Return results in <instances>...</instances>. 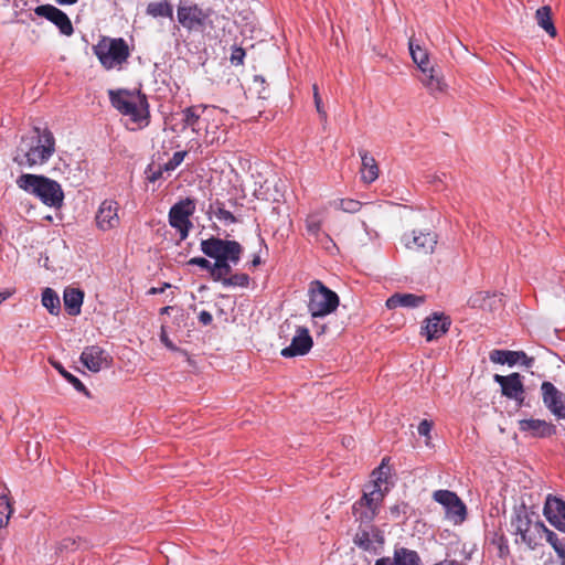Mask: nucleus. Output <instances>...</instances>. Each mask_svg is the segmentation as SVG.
<instances>
[{
  "label": "nucleus",
  "mask_w": 565,
  "mask_h": 565,
  "mask_svg": "<svg viewBox=\"0 0 565 565\" xmlns=\"http://www.w3.org/2000/svg\"><path fill=\"white\" fill-rule=\"evenodd\" d=\"M541 394L545 407L558 419H565V394L547 381L541 384Z\"/></svg>",
  "instance_id": "ddd939ff"
},
{
  "label": "nucleus",
  "mask_w": 565,
  "mask_h": 565,
  "mask_svg": "<svg viewBox=\"0 0 565 565\" xmlns=\"http://www.w3.org/2000/svg\"><path fill=\"white\" fill-rule=\"evenodd\" d=\"M186 152L185 151H177L173 153L172 158L163 164V169L166 172L173 171L179 167L184 160Z\"/></svg>",
  "instance_id": "49530a36"
},
{
  "label": "nucleus",
  "mask_w": 565,
  "mask_h": 565,
  "mask_svg": "<svg viewBox=\"0 0 565 565\" xmlns=\"http://www.w3.org/2000/svg\"><path fill=\"white\" fill-rule=\"evenodd\" d=\"M384 501V494L372 486V489L364 490L363 495L352 505V513L355 521L370 525L377 515Z\"/></svg>",
  "instance_id": "6e6552de"
},
{
  "label": "nucleus",
  "mask_w": 565,
  "mask_h": 565,
  "mask_svg": "<svg viewBox=\"0 0 565 565\" xmlns=\"http://www.w3.org/2000/svg\"><path fill=\"white\" fill-rule=\"evenodd\" d=\"M420 558L415 551L402 547L394 552L393 557H381L374 565H419Z\"/></svg>",
  "instance_id": "b1692460"
},
{
  "label": "nucleus",
  "mask_w": 565,
  "mask_h": 565,
  "mask_svg": "<svg viewBox=\"0 0 565 565\" xmlns=\"http://www.w3.org/2000/svg\"><path fill=\"white\" fill-rule=\"evenodd\" d=\"M543 514L551 525L565 533V501L548 494L545 499Z\"/></svg>",
  "instance_id": "f3484780"
},
{
  "label": "nucleus",
  "mask_w": 565,
  "mask_h": 565,
  "mask_svg": "<svg viewBox=\"0 0 565 565\" xmlns=\"http://www.w3.org/2000/svg\"><path fill=\"white\" fill-rule=\"evenodd\" d=\"M434 565H465L461 562H458L456 559H444L439 563H436Z\"/></svg>",
  "instance_id": "052dcab7"
},
{
  "label": "nucleus",
  "mask_w": 565,
  "mask_h": 565,
  "mask_svg": "<svg viewBox=\"0 0 565 565\" xmlns=\"http://www.w3.org/2000/svg\"><path fill=\"white\" fill-rule=\"evenodd\" d=\"M543 535H545L546 541L553 546L555 552L557 553L561 565H565V542L561 541L557 535L546 527V531H544Z\"/></svg>",
  "instance_id": "a19ab883"
},
{
  "label": "nucleus",
  "mask_w": 565,
  "mask_h": 565,
  "mask_svg": "<svg viewBox=\"0 0 565 565\" xmlns=\"http://www.w3.org/2000/svg\"><path fill=\"white\" fill-rule=\"evenodd\" d=\"M42 305L49 310L52 315H57L60 312L61 302L57 294L51 289L45 288L42 294Z\"/></svg>",
  "instance_id": "58836bf2"
},
{
  "label": "nucleus",
  "mask_w": 565,
  "mask_h": 565,
  "mask_svg": "<svg viewBox=\"0 0 565 565\" xmlns=\"http://www.w3.org/2000/svg\"><path fill=\"white\" fill-rule=\"evenodd\" d=\"M497 296L491 295L489 291H477L468 299V306L471 308H480L483 310H492L493 303L497 301Z\"/></svg>",
  "instance_id": "2f4dec72"
},
{
  "label": "nucleus",
  "mask_w": 565,
  "mask_h": 565,
  "mask_svg": "<svg viewBox=\"0 0 565 565\" xmlns=\"http://www.w3.org/2000/svg\"><path fill=\"white\" fill-rule=\"evenodd\" d=\"M12 508L7 495H0V529L8 524Z\"/></svg>",
  "instance_id": "c03bdc74"
},
{
  "label": "nucleus",
  "mask_w": 565,
  "mask_h": 565,
  "mask_svg": "<svg viewBox=\"0 0 565 565\" xmlns=\"http://www.w3.org/2000/svg\"><path fill=\"white\" fill-rule=\"evenodd\" d=\"M433 499L444 507L446 518L454 524H461L466 520L467 508L457 493L450 490H436Z\"/></svg>",
  "instance_id": "9d476101"
},
{
  "label": "nucleus",
  "mask_w": 565,
  "mask_h": 565,
  "mask_svg": "<svg viewBox=\"0 0 565 565\" xmlns=\"http://www.w3.org/2000/svg\"><path fill=\"white\" fill-rule=\"evenodd\" d=\"M78 0H56V2L60 3V4H74Z\"/></svg>",
  "instance_id": "0e129e2a"
},
{
  "label": "nucleus",
  "mask_w": 565,
  "mask_h": 565,
  "mask_svg": "<svg viewBox=\"0 0 565 565\" xmlns=\"http://www.w3.org/2000/svg\"><path fill=\"white\" fill-rule=\"evenodd\" d=\"M36 15L42 17L54 23L64 35H72L73 24L65 12L52 4H42L34 9Z\"/></svg>",
  "instance_id": "dca6fc26"
},
{
  "label": "nucleus",
  "mask_w": 565,
  "mask_h": 565,
  "mask_svg": "<svg viewBox=\"0 0 565 565\" xmlns=\"http://www.w3.org/2000/svg\"><path fill=\"white\" fill-rule=\"evenodd\" d=\"M334 206L345 213H356L363 204L353 199H340L334 202Z\"/></svg>",
  "instance_id": "37998d69"
},
{
  "label": "nucleus",
  "mask_w": 565,
  "mask_h": 565,
  "mask_svg": "<svg viewBox=\"0 0 565 565\" xmlns=\"http://www.w3.org/2000/svg\"><path fill=\"white\" fill-rule=\"evenodd\" d=\"M55 152V138L47 128L34 127L30 135L23 136L12 160L21 168H33L46 163Z\"/></svg>",
  "instance_id": "f257e3e1"
},
{
  "label": "nucleus",
  "mask_w": 565,
  "mask_h": 565,
  "mask_svg": "<svg viewBox=\"0 0 565 565\" xmlns=\"http://www.w3.org/2000/svg\"><path fill=\"white\" fill-rule=\"evenodd\" d=\"M364 212L369 217H379L383 213V204L380 203H365Z\"/></svg>",
  "instance_id": "603ef678"
},
{
  "label": "nucleus",
  "mask_w": 565,
  "mask_h": 565,
  "mask_svg": "<svg viewBox=\"0 0 565 565\" xmlns=\"http://www.w3.org/2000/svg\"><path fill=\"white\" fill-rule=\"evenodd\" d=\"M383 543V534L373 526H370V530L360 529L354 536V544L364 551L375 550L376 545H382Z\"/></svg>",
  "instance_id": "5701e85b"
},
{
  "label": "nucleus",
  "mask_w": 565,
  "mask_h": 565,
  "mask_svg": "<svg viewBox=\"0 0 565 565\" xmlns=\"http://www.w3.org/2000/svg\"><path fill=\"white\" fill-rule=\"evenodd\" d=\"M194 212L195 202L190 198L180 200L169 211V224L180 233L181 239H185L189 235L192 227L190 217Z\"/></svg>",
  "instance_id": "1a4fd4ad"
},
{
  "label": "nucleus",
  "mask_w": 565,
  "mask_h": 565,
  "mask_svg": "<svg viewBox=\"0 0 565 565\" xmlns=\"http://www.w3.org/2000/svg\"><path fill=\"white\" fill-rule=\"evenodd\" d=\"M210 209L214 212L215 216L220 221L231 224L237 222L235 215L232 212L225 210L224 203L218 200L215 203L211 204Z\"/></svg>",
  "instance_id": "79ce46f5"
},
{
  "label": "nucleus",
  "mask_w": 565,
  "mask_h": 565,
  "mask_svg": "<svg viewBox=\"0 0 565 565\" xmlns=\"http://www.w3.org/2000/svg\"><path fill=\"white\" fill-rule=\"evenodd\" d=\"M170 287V284H164L161 288H157V287H152L148 290V294L149 295H157V294H162L167 288Z\"/></svg>",
  "instance_id": "bf43d9fd"
},
{
  "label": "nucleus",
  "mask_w": 565,
  "mask_h": 565,
  "mask_svg": "<svg viewBox=\"0 0 565 565\" xmlns=\"http://www.w3.org/2000/svg\"><path fill=\"white\" fill-rule=\"evenodd\" d=\"M163 172H164L163 167H160L157 171H153V172H152V174L149 177V180H150L151 182H154V181H157V180L161 179V178H162V175H163Z\"/></svg>",
  "instance_id": "13d9d810"
},
{
  "label": "nucleus",
  "mask_w": 565,
  "mask_h": 565,
  "mask_svg": "<svg viewBox=\"0 0 565 565\" xmlns=\"http://www.w3.org/2000/svg\"><path fill=\"white\" fill-rule=\"evenodd\" d=\"M223 134L224 129H222L217 122L211 124L207 120L203 127L202 137L206 145L213 146L221 142Z\"/></svg>",
  "instance_id": "473e14b6"
},
{
  "label": "nucleus",
  "mask_w": 565,
  "mask_h": 565,
  "mask_svg": "<svg viewBox=\"0 0 565 565\" xmlns=\"http://www.w3.org/2000/svg\"><path fill=\"white\" fill-rule=\"evenodd\" d=\"M451 326L450 317L434 312L430 317H427L420 328V334L426 338V341L430 342L438 340L446 334Z\"/></svg>",
  "instance_id": "4468645a"
},
{
  "label": "nucleus",
  "mask_w": 565,
  "mask_h": 565,
  "mask_svg": "<svg viewBox=\"0 0 565 565\" xmlns=\"http://www.w3.org/2000/svg\"><path fill=\"white\" fill-rule=\"evenodd\" d=\"M313 99H315V105H316L317 111H318L321 120L326 121L327 120V111L324 110V108L322 106V99L320 97L319 89L316 84L313 85Z\"/></svg>",
  "instance_id": "3c124183"
},
{
  "label": "nucleus",
  "mask_w": 565,
  "mask_h": 565,
  "mask_svg": "<svg viewBox=\"0 0 565 565\" xmlns=\"http://www.w3.org/2000/svg\"><path fill=\"white\" fill-rule=\"evenodd\" d=\"M546 526L543 522L536 521L526 532L520 534L521 542L526 544L531 550H534L541 542Z\"/></svg>",
  "instance_id": "c756f323"
},
{
  "label": "nucleus",
  "mask_w": 565,
  "mask_h": 565,
  "mask_svg": "<svg viewBox=\"0 0 565 565\" xmlns=\"http://www.w3.org/2000/svg\"><path fill=\"white\" fill-rule=\"evenodd\" d=\"M322 220L316 215L310 214L306 218V230L309 235L313 236L317 241H322L320 237L331 241L328 234L321 232Z\"/></svg>",
  "instance_id": "f704fd0d"
},
{
  "label": "nucleus",
  "mask_w": 565,
  "mask_h": 565,
  "mask_svg": "<svg viewBox=\"0 0 565 565\" xmlns=\"http://www.w3.org/2000/svg\"><path fill=\"white\" fill-rule=\"evenodd\" d=\"M505 552H508V546H505V547L500 546V555L503 556Z\"/></svg>",
  "instance_id": "338daca9"
},
{
  "label": "nucleus",
  "mask_w": 565,
  "mask_h": 565,
  "mask_svg": "<svg viewBox=\"0 0 565 565\" xmlns=\"http://www.w3.org/2000/svg\"><path fill=\"white\" fill-rule=\"evenodd\" d=\"M245 55H246V52H245V50L243 47H241V46H233L232 47V52H231V56H230L231 64L235 65V66L243 65L244 64Z\"/></svg>",
  "instance_id": "de8ad7c7"
},
{
  "label": "nucleus",
  "mask_w": 565,
  "mask_h": 565,
  "mask_svg": "<svg viewBox=\"0 0 565 565\" xmlns=\"http://www.w3.org/2000/svg\"><path fill=\"white\" fill-rule=\"evenodd\" d=\"M521 358H526L523 351H509V350H492L489 353V359L495 364H508L513 366L520 362Z\"/></svg>",
  "instance_id": "cd10ccee"
},
{
  "label": "nucleus",
  "mask_w": 565,
  "mask_h": 565,
  "mask_svg": "<svg viewBox=\"0 0 565 565\" xmlns=\"http://www.w3.org/2000/svg\"><path fill=\"white\" fill-rule=\"evenodd\" d=\"M407 503L405 502H399V503H396L392 507H390V515L393 520H398L399 518L404 516L407 512Z\"/></svg>",
  "instance_id": "09e8293b"
},
{
  "label": "nucleus",
  "mask_w": 565,
  "mask_h": 565,
  "mask_svg": "<svg viewBox=\"0 0 565 565\" xmlns=\"http://www.w3.org/2000/svg\"><path fill=\"white\" fill-rule=\"evenodd\" d=\"M146 14L153 18L173 19V6L169 0L152 1L146 7Z\"/></svg>",
  "instance_id": "7c9ffc66"
},
{
  "label": "nucleus",
  "mask_w": 565,
  "mask_h": 565,
  "mask_svg": "<svg viewBox=\"0 0 565 565\" xmlns=\"http://www.w3.org/2000/svg\"><path fill=\"white\" fill-rule=\"evenodd\" d=\"M199 321L203 324V326H209L212 323L213 321V317L212 315L209 312V311H201L199 313V317H198Z\"/></svg>",
  "instance_id": "6e6d98bb"
},
{
  "label": "nucleus",
  "mask_w": 565,
  "mask_h": 565,
  "mask_svg": "<svg viewBox=\"0 0 565 565\" xmlns=\"http://www.w3.org/2000/svg\"><path fill=\"white\" fill-rule=\"evenodd\" d=\"M79 361L92 372H99L104 367H108L111 359L106 351L99 345H89L84 349L79 356Z\"/></svg>",
  "instance_id": "6ab92c4d"
},
{
  "label": "nucleus",
  "mask_w": 565,
  "mask_h": 565,
  "mask_svg": "<svg viewBox=\"0 0 565 565\" xmlns=\"http://www.w3.org/2000/svg\"><path fill=\"white\" fill-rule=\"evenodd\" d=\"M84 292L78 288L67 287L64 290L63 300L64 308L71 316H77L81 313L83 305Z\"/></svg>",
  "instance_id": "bb28decb"
},
{
  "label": "nucleus",
  "mask_w": 565,
  "mask_h": 565,
  "mask_svg": "<svg viewBox=\"0 0 565 565\" xmlns=\"http://www.w3.org/2000/svg\"><path fill=\"white\" fill-rule=\"evenodd\" d=\"M313 345L309 330L305 327H298L290 345L284 348L280 352L284 358H294L307 354Z\"/></svg>",
  "instance_id": "a211bd4d"
},
{
  "label": "nucleus",
  "mask_w": 565,
  "mask_h": 565,
  "mask_svg": "<svg viewBox=\"0 0 565 565\" xmlns=\"http://www.w3.org/2000/svg\"><path fill=\"white\" fill-rule=\"evenodd\" d=\"M12 295L11 291H0V303H2L4 300H7Z\"/></svg>",
  "instance_id": "e2e57ef3"
},
{
  "label": "nucleus",
  "mask_w": 565,
  "mask_h": 565,
  "mask_svg": "<svg viewBox=\"0 0 565 565\" xmlns=\"http://www.w3.org/2000/svg\"><path fill=\"white\" fill-rule=\"evenodd\" d=\"M93 51L106 70L121 65L129 57V47L121 38L111 39L104 36L93 47Z\"/></svg>",
  "instance_id": "39448f33"
},
{
  "label": "nucleus",
  "mask_w": 565,
  "mask_h": 565,
  "mask_svg": "<svg viewBox=\"0 0 565 565\" xmlns=\"http://www.w3.org/2000/svg\"><path fill=\"white\" fill-rule=\"evenodd\" d=\"M534 522H532L526 509L520 508L515 511L514 516L512 518L511 525L515 530V534L520 535L523 532H526V529H530Z\"/></svg>",
  "instance_id": "72a5a7b5"
},
{
  "label": "nucleus",
  "mask_w": 565,
  "mask_h": 565,
  "mask_svg": "<svg viewBox=\"0 0 565 565\" xmlns=\"http://www.w3.org/2000/svg\"><path fill=\"white\" fill-rule=\"evenodd\" d=\"M209 17L206 10L192 1L180 0L177 6V21L188 33L203 32Z\"/></svg>",
  "instance_id": "423d86ee"
},
{
  "label": "nucleus",
  "mask_w": 565,
  "mask_h": 565,
  "mask_svg": "<svg viewBox=\"0 0 565 565\" xmlns=\"http://www.w3.org/2000/svg\"><path fill=\"white\" fill-rule=\"evenodd\" d=\"M519 430L533 438H546L556 434L555 425L534 418L519 420Z\"/></svg>",
  "instance_id": "aec40b11"
},
{
  "label": "nucleus",
  "mask_w": 565,
  "mask_h": 565,
  "mask_svg": "<svg viewBox=\"0 0 565 565\" xmlns=\"http://www.w3.org/2000/svg\"><path fill=\"white\" fill-rule=\"evenodd\" d=\"M493 380L500 385L501 394L504 397L515 401L519 406L523 405L525 388L520 373L513 372L509 375L494 374Z\"/></svg>",
  "instance_id": "9b49d317"
},
{
  "label": "nucleus",
  "mask_w": 565,
  "mask_h": 565,
  "mask_svg": "<svg viewBox=\"0 0 565 565\" xmlns=\"http://www.w3.org/2000/svg\"><path fill=\"white\" fill-rule=\"evenodd\" d=\"M201 250L215 260H230L237 265L243 253L242 245L236 241L210 237L201 242Z\"/></svg>",
  "instance_id": "0eeeda50"
},
{
  "label": "nucleus",
  "mask_w": 565,
  "mask_h": 565,
  "mask_svg": "<svg viewBox=\"0 0 565 565\" xmlns=\"http://www.w3.org/2000/svg\"><path fill=\"white\" fill-rule=\"evenodd\" d=\"M339 296L322 281L312 280L308 288V311L312 318L326 317L339 307Z\"/></svg>",
  "instance_id": "20e7f679"
},
{
  "label": "nucleus",
  "mask_w": 565,
  "mask_h": 565,
  "mask_svg": "<svg viewBox=\"0 0 565 565\" xmlns=\"http://www.w3.org/2000/svg\"><path fill=\"white\" fill-rule=\"evenodd\" d=\"M109 99L120 114L128 116L138 127L149 124V104L140 90H109Z\"/></svg>",
  "instance_id": "f03ea898"
},
{
  "label": "nucleus",
  "mask_w": 565,
  "mask_h": 565,
  "mask_svg": "<svg viewBox=\"0 0 565 565\" xmlns=\"http://www.w3.org/2000/svg\"><path fill=\"white\" fill-rule=\"evenodd\" d=\"M120 205L116 200H104L96 212L95 222L98 230L107 232L120 225Z\"/></svg>",
  "instance_id": "f8f14e48"
},
{
  "label": "nucleus",
  "mask_w": 565,
  "mask_h": 565,
  "mask_svg": "<svg viewBox=\"0 0 565 565\" xmlns=\"http://www.w3.org/2000/svg\"><path fill=\"white\" fill-rule=\"evenodd\" d=\"M433 428V423L427 419H423L418 425V434L425 437H429L430 430Z\"/></svg>",
  "instance_id": "5fc2aeb1"
},
{
  "label": "nucleus",
  "mask_w": 565,
  "mask_h": 565,
  "mask_svg": "<svg viewBox=\"0 0 565 565\" xmlns=\"http://www.w3.org/2000/svg\"><path fill=\"white\" fill-rule=\"evenodd\" d=\"M420 82L433 96L443 94L447 89V84L444 81L443 74L433 66L423 68Z\"/></svg>",
  "instance_id": "4be33fe9"
},
{
  "label": "nucleus",
  "mask_w": 565,
  "mask_h": 565,
  "mask_svg": "<svg viewBox=\"0 0 565 565\" xmlns=\"http://www.w3.org/2000/svg\"><path fill=\"white\" fill-rule=\"evenodd\" d=\"M520 362L525 365L526 367H531L534 363V358H529L526 355V358H521Z\"/></svg>",
  "instance_id": "680f3d73"
},
{
  "label": "nucleus",
  "mask_w": 565,
  "mask_h": 565,
  "mask_svg": "<svg viewBox=\"0 0 565 565\" xmlns=\"http://www.w3.org/2000/svg\"><path fill=\"white\" fill-rule=\"evenodd\" d=\"M260 264V257L259 256H254L253 260H252V265L253 266H258Z\"/></svg>",
  "instance_id": "69168bd1"
},
{
  "label": "nucleus",
  "mask_w": 565,
  "mask_h": 565,
  "mask_svg": "<svg viewBox=\"0 0 565 565\" xmlns=\"http://www.w3.org/2000/svg\"><path fill=\"white\" fill-rule=\"evenodd\" d=\"M168 310H169V307H164L161 309V313H166V312H168Z\"/></svg>",
  "instance_id": "774afa93"
},
{
  "label": "nucleus",
  "mask_w": 565,
  "mask_h": 565,
  "mask_svg": "<svg viewBox=\"0 0 565 565\" xmlns=\"http://www.w3.org/2000/svg\"><path fill=\"white\" fill-rule=\"evenodd\" d=\"M249 284V276L244 273L231 275L227 279L223 280L225 287H247Z\"/></svg>",
  "instance_id": "a18cd8bd"
},
{
  "label": "nucleus",
  "mask_w": 565,
  "mask_h": 565,
  "mask_svg": "<svg viewBox=\"0 0 565 565\" xmlns=\"http://www.w3.org/2000/svg\"><path fill=\"white\" fill-rule=\"evenodd\" d=\"M386 460L387 458H384L381 466L373 471L372 475L375 477V479L365 484L364 490H370L372 489V486H375V489H379V491L382 492L384 497L386 495L388 492V487L386 484L390 477V467L386 466Z\"/></svg>",
  "instance_id": "c85d7f7f"
},
{
  "label": "nucleus",
  "mask_w": 565,
  "mask_h": 565,
  "mask_svg": "<svg viewBox=\"0 0 565 565\" xmlns=\"http://www.w3.org/2000/svg\"><path fill=\"white\" fill-rule=\"evenodd\" d=\"M425 301V296L396 292L386 300V307L388 309H395L398 307L416 308L423 305Z\"/></svg>",
  "instance_id": "a878e982"
},
{
  "label": "nucleus",
  "mask_w": 565,
  "mask_h": 565,
  "mask_svg": "<svg viewBox=\"0 0 565 565\" xmlns=\"http://www.w3.org/2000/svg\"><path fill=\"white\" fill-rule=\"evenodd\" d=\"M189 264L196 265V266L201 267L202 269L207 270L210 273V275L212 274L213 264L204 257H193L189 260Z\"/></svg>",
  "instance_id": "864d4df0"
},
{
  "label": "nucleus",
  "mask_w": 565,
  "mask_h": 565,
  "mask_svg": "<svg viewBox=\"0 0 565 565\" xmlns=\"http://www.w3.org/2000/svg\"><path fill=\"white\" fill-rule=\"evenodd\" d=\"M51 364L77 392L84 393L86 396L89 395L88 390L82 381L66 371L60 362L51 361Z\"/></svg>",
  "instance_id": "e433bc0d"
},
{
  "label": "nucleus",
  "mask_w": 565,
  "mask_h": 565,
  "mask_svg": "<svg viewBox=\"0 0 565 565\" xmlns=\"http://www.w3.org/2000/svg\"><path fill=\"white\" fill-rule=\"evenodd\" d=\"M231 264H233V263L230 260H215L213 263L211 278L214 281H221L223 284V280L227 279L231 276V273H232Z\"/></svg>",
  "instance_id": "4c0bfd02"
},
{
  "label": "nucleus",
  "mask_w": 565,
  "mask_h": 565,
  "mask_svg": "<svg viewBox=\"0 0 565 565\" xmlns=\"http://www.w3.org/2000/svg\"><path fill=\"white\" fill-rule=\"evenodd\" d=\"M206 108L201 106H191L182 111L183 128H190L192 132L202 136L203 127L207 121L205 116Z\"/></svg>",
  "instance_id": "412c9836"
},
{
  "label": "nucleus",
  "mask_w": 565,
  "mask_h": 565,
  "mask_svg": "<svg viewBox=\"0 0 565 565\" xmlns=\"http://www.w3.org/2000/svg\"><path fill=\"white\" fill-rule=\"evenodd\" d=\"M409 52H411L413 61L417 64L420 72L423 71V68L431 67L429 65L428 54H427L426 50L422 49L419 45H414V43L411 41L409 42Z\"/></svg>",
  "instance_id": "ea45409f"
},
{
  "label": "nucleus",
  "mask_w": 565,
  "mask_h": 565,
  "mask_svg": "<svg viewBox=\"0 0 565 565\" xmlns=\"http://www.w3.org/2000/svg\"><path fill=\"white\" fill-rule=\"evenodd\" d=\"M403 242L408 249L430 254L437 244V234L431 231H413L412 234L404 235Z\"/></svg>",
  "instance_id": "2eb2a0df"
},
{
  "label": "nucleus",
  "mask_w": 565,
  "mask_h": 565,
  "mask_svg": "<svg viewBox=\"0 0 565 565\" xmlns=\"http://www.w3.org/2000/svg\"><path fill=\"white\" fill-rule=\"evenodd\" d=\"M535 18H536L537 24L543 30H545L547 34H550L551 36L556 35V29L552 21L550 7H542V8L537 9V11L535 13Z\"/></svg>",
  "instance_id": "c9c22d12"
},
{
  "label": "nucleus",
  "mask_w": 565,
  "mask_h": 565,
  "mask_svg": "<svg viewBox=\"0 0 565 565\" xmlns=\"http://www.w3.org/2000/svg\"><path fill=\"white\" fill-rule=\"evenodd\" d=\"M79 546V542L72 537H65L61 542H58L56 548L58 552L63 551H74Z\"/></svg>",
  "instance_id": "8fccbe9b"
},
{
  "label": "nucleus",
  "mask_w": 565,
  "mask_h": 565,
  "mask_svg": "<svg viewBox=\"0 0 565 565\" xmlns=\"http://www.w3.org/2000/svg\"><path fill=\"white\" fill-rule=\"evenodd\" d=\"M17 184L25 192L36 195L50 207H60L63 204L64 193L61 185L47 177L25 173L17 179Z\"/></svg>",
  "instance_id": "7ed1b4c3"
},
{
  "label": "nucleus",
  "mask_w": 565,
  "mask_h": 565,
  "mask_svg": "<svg viewBox=\"0 0 565 565\" xmlns=\"http://www.w3.org/2000/svg\"><path fill=\"white\" fill-rule=\"evenodd\" d=\"M160 340L169 350H172V351H177L178 350L177 347L169 339V337H168V334L166 333L164 330H162V332L160 334Z\"/></svg>",
  "instance_id": "4d7b16f0"
},
{
  "label": "nucleus",
  "mask_w": 565,
  "mask_h": 565,
  "mask_svg": "<svg viewBox=\"0 0 565 565\" xmlns=\"http://www.w3.org/2000/svg\"><path fill=\"white\" fill-rule=\"evenodd\" d=\"M359 154L362 161L360 170L361 180L367 184L373 183L380 174L379 164L374 157L369 153V151L360 150Z\"/></svg>",
  "instance_id": "393cba45"
}]
</instances>
